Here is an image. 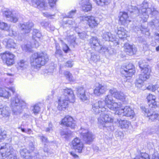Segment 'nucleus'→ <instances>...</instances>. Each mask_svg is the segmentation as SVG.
<instances>
[{
  "label": "nucleus",
  "instance_id": "f257e3e1",
  "mask_svg": "<svg viewBox=\"0 0 159 159\" xmlns=\"http://www.w3.org/2000/svg\"><path fill=\"white\" fill-rule=\"evenodd\" d=\"M148 4L147 1H144L139 7V9L135 6H129L128 7V11L130 13H134L140 16L143 21H147L148 17V14H151L154 16H159V13L153 7L148 8Z\"/></svg>",
  "mask_w": 159,
  "mask_h": 159
},
{
  "label": "nucleus",
  "instance_id": "f03ea898",
  "mask_svg": "<svg viewBox=\"0 0 159 159\" xmlns=\"http://www.w3.org/2000/svg\"><path fill=\"white\" fill-rule=\"evenodd\" d=\"M92 111L95 114H99L98 122L102 124L104 123H112L114 119L110 116L107 113L108 111L105 107V104L103 101H98L93 103L92 104Z\"/></svg>",
  "mask_w": 159,
  "mask_h": 159
},
{
  "label": "nucleus",
  "instance_id": "7ed1b4c3",
  "mask_svg": "<svg viewBox=\"0 0 159 159\" xmlns=\"http://www.w3.org/2000/svg\"><path fill=\"white\" fill-rule=\"evenodd\" d=\"M48 60V56L46 53L36 52L31 57L30 63L32 67L38 69L45 65Z\"/></svg>",
  "mask_w": 159,
  "mask_h": 159
},
{
  "label": "nucleus",
  "instance_id": "20e7f679",
  "mask_svg": "<svg viewBox=\"0 0 159 159\" xmlns=\"http://www.w3.org/2000/svg\"><path fill=\"white\" fill-rule=\"evenodd\" d=\"M139 66L141 69V73L139 75V78L137 79L135 85L137 87L140 88L144 81L149 78L151 70L147 64L144 65L141 63V62H139Z\"/></svg>",
  "mask_w": 159,
  "mask_h": 159
},
{
  "label": "nucleus",
  "instance_id": "39448f33",
  "mask_svg": "<svg viewBox=\"0 0 159 159\" xmlns=\"http://www.w3.org/2000/svg\"><path fill=\"white\" fill-rule=\"evenodd\" d=\"M13 149L8 143H2L0 144V159L8 157L7 159H19L17 157L13 155Z\"/></svg>",
  "mask_w": 159,
  "mask_h": 159
},
{
  "label": "nucleus",
  "instance_id": "423d86ee",
  "mask_svg": "<svg viewBox=\"0 0 159 159\" xmlns=\"http://www.w3.org/2000/svg\"><path fill=\"white\" fill-rule=\"evenodd\" d=\"M11 105L13 108L14 112L17 111L21 112V110L26 107V103L23 101L20 100L18 96L13 97L11 100Z\"/></svg>",
  "mask_w": 159,
  "mask_h": 159
},
{
  "label": "nucleus",
  "instance_id": "0eeeda50",
  "mask_svg": "<svg viewBox=\"0 0 159 159\" xmlns=\"http://www.w3.org/2000/svg\"><path fill=\"white\" fill-rule=\"evenodd\" d=\"M111 94L107 95L105 98V105H106L110 109L116 111L118 108L121 107V104L120 102H116L113 100ZM104 102V101H103Z\"/></svg>",
  "mask_w": 159,
  "mask_h": 159
},
{
  "label": "nucleus",
  "instance_id": "6e6552de",
  "mask_svg": "<svg viewBox=\"0 0 159 159\" xmlns=\"http://www.w3.org/2000/svg\"><path fill=\"white\" fill-rule=\"evenodd\" d=\"M118 108L115 111V114L120 116H125L133 118L135 116L133 110L128 106L125 107L123 109Z\"/></svg>",
  "mask_w": 159,
  "mask_h": 159
},
{
  "label": "nucleus",
  "instance_id": "1a4fd4ad",
  "mask_svg": "<svg viewBox=\"0 0 159 159\" xmlns=\"http://www.w3.org/2000/svg\"><path fill=\"white\" fill-rule=\"evenodd\" d=\"M0 56L3 62H5L7 65L10 66L14 63L15 56L12 53L6 52L0 54Z\"/></svg>",
  "mask_w": 159,
  "mask_h": 159
},
{
  "label": "nucleus",
  "instance_id": "9d476101",
  "mask_svg": "<svg viewBox=\"0 0 159 159\" xmlns=\"http://www.w3.org/2000/svg\"><path fill=\"white\" fill-rule=\"evenodd\" d=\"M3 15L7 18L8 20L15 23L18 19V14L12 12L9 10H6L3 11Z\"/></svg>",
  "mask_w": 159,
  "mask_h": 159
},
{
  "label": "nucleus",
  "instance_id": "9b49d317",
  "mask_svg": "<svg viewBox=\"0 0 159 159\" xmlns=\"http://www.w3.org/2000/svg\"><path fill=\"white\" fill-rule=\"evenodd\" d=\"M121 74L126 78L131 77L135 72L134 66L131 63L126 66L124 69L121 70Z\"/></svg>",
  "mask_w": 159,
  "mask_h": 159
},
{
  "label": "nucleus",
  "instance_id": "f8f14e48",
  "mask_svg": "<svg viewBox=\"0 0 159 159\" xmlns=\"http://www.w3.org/2000/svg\"><path fill=\"white\" fill-rule=\"evenodd\" d=\"M83 20L87 21V24L91 28H94L97 26L99 23L97 18L93 16H84L83 17Z\"/></svg>",
  "mask_w": 159,
  "mask_h": 159
},
{
  "label": "nucleus",
  "instance_id": "ddd939ff",
  "mask_svg": "<svg viewBox=\"0 0 159 159\" xmlns=\"http://www.w3.org/2000/svg\"><path fill=\"white\" fill-rule=\"evenodd\" d=\"M73 149L81 153L83 148V144L82 141L78 138H75L71 142Z\"/></svg>",
  "mask_w": 159,
  "mask_h": 159
},
{
  "label": "nucleus",
  "instance_id": "4468645a",
  "mask_svg": "<svg viewBox=\"0 0 159 159\" xmlns=\"http://www.w3.org/2000/svg\"><path fill=\"white\" fill-rule=\"evenodd\" d=\"M111 94L115 98L124 101L126 97L124 93L121 91H118L116 89L112 88L109 90Z\"/></svg>",
  "mask_w": 159,
  "mask_h": 159
},
{
  "label": "nucleus",
  "instance_id": "2eb2a0df",
  "mask_svg": "<svg viewBox=\"0 0 159 159\" xmlns=\"http://www.w3.org/2000/svg\"><path fill=\"white\" fill-rule=\"evenodd\" d=\"M99 42L98 38L94 37H92L89 41L91 48L97 51H99L101 48Z\"/></svg>",
  "mask_w": 159,
  "mask_h": 159
},
{
  "label": "nucleus",
  "instance_id": "dca6fc26",
  "mask_svg": "<svg viewBox=\"0 0 159 159\" xmlns=\"http://www.w3.org/2000/svg\"><path fill=\"white\" fill-rule=\"evenodd\" d=\"M81 134L84 140L87 143L90 144L93 141L94 135L92 132L88 130H84Z\"/></svg>",
  "mask_w": 159,
  "mask_h": 159
},
{
  "label": "nucleus",
  "instance_id": "f3484780",
  "mask_svg": "<svg viewBox=\"0 0 159 159\" xmlns=\"http://www.w3.org/2000/svg\"><path fill=\"white\" fill-rule=\"evenodd\" d=\"M64 95L61 96H64L66 99L69 100V102H74L75 100V97L73 91L70 89H64Z\"/></svg>",
  "mask_w": 159,
  "mask_h": 159
},
{
  "label": "nucleus",
  "instance_id": "a211bd4d",
  "mask_svg": "<svg viewBox=\"0 0 159 159\" xmlns=\"http://www.w3.org/2000/svg\"><path fill=\"white\" fill-rule=\"evenodd\" d=\"M69 100L66 99L64 96H61L58 100L57 109L60 111L64 110L67 107Z\"/></svg>",
  "mask_w": 159,
  "mask_h": 159
},
{
  "label": "nucleus",
  "instance_id": "6ab92c4d",
  "mask_svg": "<svg viewBox=\"0 0 159 159\" xmlns=\"http://www.w3.org/2000/svg\"><path fill=\"white\" fill-rule=\"evenodd\" d=\"M20 26L21 30L23 31V33L26 34L29 33L30 31L34 26V24L32 22L29 21L23 24H20Z\"/></svg>",
  "mask_w": 159,
  "mask_h": 159
},
{
  "label": "nucleus",
  "instance_id": "aec40b11",
  "mask_svg": "<svg viewBox=\"0 0 159 159\" xmlns=\"http://www.w3.org/2000/svg\"><path fill=\"white\" fill-rule=\"evenodd\" d=\"M9 90L11 91L13 93H14L15 91V89L12 88H10L9 89L7 88H0V97L8 98L11 96V94L9 93Z\"/></svg>",
  "mask_w": 159,
  "mask_h": 159
},
{
  "label": "nucleus",
  "instance_id": "412c9836",
  "mask_svg": "<svg viewBox=\"0 0 159 159\" xmlns=\"http://www.w3.org/2000/svg\"><path fill=\"white\" fill-rule=\"evenodd\" d=\"M107 90V89L105 86L99 84L94 89V93L96 96H99L104 93Z\"/></svg>",
  "mask_w": 159,
  "mask_h": 159
},
{
  "label": "nucleus",
  "instance_id": "4be33fe9",
  "mask_svg": "<svg viewBox=\"0 0 159 159\" xmlns=\"http://www.w3.org/2000/svg\"><path fill=\"white\" fill-rule=\"evenodd\" d=\"M77 94L78 97L83 102L88 99V96L86 95L85 90L82 87H80L78 89Z\"/></svg>",
  "mask_w": 159,
  "mask_h": 159
},
{
  "label": "nucleus",
  "instance_id": "5701e85b",
  "mask_svg": "<svg viewBox=\"0 0 159 159\" xmlns=\"http://www.w3.org/2000/svg\"><path fill=\"white\" fill-rule=\"evenodd\" d=\"M3 43L7 48H15L16 46L14 40L11 39H5L3 41Z\"/></svg>",
  "mask_w": 159,
  "mask_h": 159
},
{
  "label": "nucleus",
  "instance_id": "b1692460",
  "mask_svg": "<svg viewBox=\"0 0 159 159\" xmlns=\"http://www.w3.org/2000/svg\"><path fill=\"white\" fill-rule=\"evenodd\" d=\"M119 21L120 23L122 25H125L129 22L130 21L129 20L128 14L125 12H120Z\"/></svg>",
  "mask_w": 159,
  "mask_h": 159
},
{
  "label": "nucleus",
  "instance_id": "393cba45",
  "mask_svg": "<svg viewBox=\"0 0 159 159\" xmlns=\"http://www.w3.org/2000/svg\"><path fill=\"white\" fill-rule=\"evenodd\" d=\"M124 51L130 55L134 54L137 51V49L134 46L131 45L128 43H125L124 44Z\"/></svg>",
  "mask_w": 159,
  "mask_h": 159
},
{
  "label": "nucleus",
  "instance_id": "a878e982",
  "mask_svg": "<svg viewBox=\"0 0 159 159\" xmlns=\"http://www.w3.org/2000/svg\"><path fill=\"white\" fill-rule=\"evenodd\" d=\"M80 4L82 6V10L85 12L90 11L92 8V5L89 0H82Z\"/></svg>",
  "mask_w": 159,
  "mask_h": 159
},
{
  "label": "nucleus",
  "instance_id": "bb28decb",
  "mask_svg": "<svg viewBox=\"0 0 159 159\" xmlns=\"http://www.w3.org/2000/svg\"><path fill=\"white\" fill-rule=\"evenodd\" d=\"M9 108L8 107L3 106L0 103V111L1 115L3 117L8 119L10 114L9 112Z\"/></svg>",
  "mask_w": 159,
  "mask_h": 159
},
{
  "label": "nucleus",
  "instance_id": "cd10ccee",
  "mask_svg": "<svg viewBox=\"0 0 159 159\" xmlns=\"http://www.w3.org/2000/svg\"><path fill=\"white\" fill-rule=\"evenodd\" d=\"M115 32L119 38L121 39L125 38L127 35V31L122 27H117V29L115 30Z\"/></svg>",
  "mask_w": 159,
  "mask_h": 159
},
{
  "label": "nucleus",
  "instance_id": "c85d7f7f",
  "mask_svg": "<svg viewBox=\"0 0 159 159\" xmlns=\"http://www.w3.org/2000/svg\"><path fill=\"white\" fill-rule=\"evenodd\" d=\"M98 51L100 53H104L107 55H112L115 52L114 49L111 47H102L101 45V48Z\"/></svg>",
  "mask_w": 159,
  "mask_h": 159
},
{
  "label": "nucleus",
  "instance_id": "c756f323",
  "mask_svg": "<svg viewBox=\"0 0 159 159\" xmlns=\"http://www.w3.org/2000/svg\"><path fill=\"white\" fill-rule=\"evenodd\" d=\"M28 65L29 63L28 61L21 60L18 62L17 68L18 70H24L27 69Z\"/></svg>",
  "mask_w": 159,
  "mask_h": 159
},
{
  "label": "nucleus",
  "instance_id": "7c9ffc66",
  "mask_svg": "<svg viewBox=\"0 0 159 159\" xmlns=\"http://www.w3.org/2000/svg\"><path fill=\"white\" fill-rule=\"evenodd\" d=\"M102 37L103 39L105 41L113 42L115 40V36L112 35L109 32H105L103 33Z\"/></svg>",
  "mask_w": 159,
  "mask_h": 159
},
{
  "label": "nucleus",
  "instance_id": "2f4dec72",
  "mask_svg": "<svg viewBox=\"0 0 159 159\" xmlns=\"http://www.w3.org/2000/svg\"><path fill=\"white\" fill-rule=\"evenodd\" d=\"M119 124V126L121 129H128L130 125V123L126 120H118Z\"/></svg>",
  "mask_w": 159,
  "mask_h": 159
},
{
  "label": "nucleus",
  "instance_id": "473e14b6",
  "mask_svg": "<svg viewBox=\"0 0 159 159\" xmlns=\"http://www.w3.org/2000/svg\"><path fill=\"white\" fill-rule=\"evenodd\" d=\"M147 115L148 117H149V119L151 120L152 121H154L155 119L158 118V116L159 117V116H158L157 113L152 111H150L149 113H148ZM159 119V118H158V120Z\"/></svg>",
  "mask_w": 159,
  "mask_h": 159
},
{
  "label": "nucleus",
  "instance_id": "72a5a7b5",
  "mask_svg": "<svg viewBox=\"0 0 159 159\" xmlns=\"http://www.w3.org/2000/svg\"><path fill=\"white\" fill-rule=\"evenodd\" d=\"M41 25L48 30H54V27L53 26L52 27L51 24L48 22H46L45 21H43L41 23Z\"/></svg>",
  "mask_w": 159,
  "mask_h": 159
},
{
  "label": "nucleus",
  "instance_id": "f704fd0d",
  "mask_svg": "<svg viewBox=\"0 0 159 159\" xmlns=\"http://www.w3.org/2000/svg\"><path fill=\"white\" fill-rule=\"evenodd\" d=\"M41 36L39 31L37 29H34L33 32V38L34 39H39Z\"/></svg>",
  "mask_w": 159,
  "mask_h": 159
},
{
  "label": "nucleus",
  "instance_id": "c9c22d12",
  "mask_svg": "<svg viewBox=\"0 0 159 159\" xmlns=\"http://www.w3.org/2000/svg\"><path fill=\"white\" fill-rule=\"evenodd\" d=\"M30 152H28L27 150L25 148L21 150L20 154L21 155L25 158H27L28 156H30Z\"/></svg>",
  "mask_w": 159,
  "mask_h": 159
},
{
  "label": "nucleus",
  "instance_id": "e433bc0d",
  "mask_svg": "<svg viewBox=\"0 0 159 159\" xmlns=\"http://www.w3.org/2000/svg\"><path fill=\"white\" fill-rule=\"evenodd\" d=\"M111 0H96V2L98 5L103 6L108 5L109 3Z\"/></svg>",
  "mask_w": 159,
  "mask_h": 159
},
{
  "label": "nucleus",
  "instance_id": "4c0bfd02",
  "mask_svg": "<svg viewBox=\"0 0 159 159\" xmlns=\"http://www.w3.org/2000/svg\"><path fill=\"white\" fill-rule=\"evenodd\" d=\"M64 74L66 79L70 81H74V79L71 74L68 71H66L64 72Z\"/></svg>",
  "mask_w": 159,
  "mask_h": 159
},
{
  "label": "nucleus",
  "instance_id": "58836bf2",
  "mask_svg": "<svg viewBox=\"0 0 159 159\" xmlns=\"http://www.w3.org/2000/svg\"><path fill=\"white\" fill-rule=\"evenodd\" d=\"M71 121H73V118L70 116H67L62 120L61 124L65 125L67 123H69V121L70 122Z\"/></svg>",
  "mask_w": 159,
  "mask_h": 159
},
{
  "label": "nucleus",
  "instance_id": "ea45409f",
  "mask_svg": "<svg viewBox=\"0 0 159 159\" xmlns=\"http://www.w3.org/2000/svg\"><path fill=\"white\" fill-rule=\"evenodd\" d=\"M135 159H150L149 155L145 153H142L141 155L136 156Z\"/></svg>",
  "mask_w": 159,
  "mask_h": 159
},
{
  "label": "nucleus",
  "instance_id": "a19ab883",
  "mask_svg": "<svg viewBox=\"0 0 159 159\" xmlns=\"http://www.w3.org/2000/svg\"><path fill=\"white\" fill-rule=\"evenodd\" d=\"M21 48L24 51L30 52L31 50V46L30 44H24L21 46Z\"/></svg>",
  "mask_w": 159,
  "mask_h": 159
},
{
  "label": "nucleus",
  "instance_id": "79ce46f5",
  "mask_svg": "<svg viewBox=\"0 0 159 159\" xmlns=\"http://www.w3.org/2000/svg\"><path fill=\"white\" fill-rule=\"evenodd\" d=\"M10 26L7 23L3 22H0V29L2 30H8Z\"/></svg>",
  "mask_w": 159,
  "mask_h": 159
},
{
  "label": "nucleus",
  "instance_id": "37998d69",
  "mask_svg": "<svg viewBox=\"0 0 159 159\" xmlns=\"http://www.w3.org/2000/svg\"><path fill=\"white\" fill-rule=\"evenodd\" d=\"M60 134L61 136H65V138L66 139L70 135L71 133L70 131L64 130L61 131V132Z\"/></svg>",
  "mask_w": 159,
  "mask_h": 159
},
{
  "label": "nucleus",
  "instance_id": "c03bdc74",
  "mask_svg": "<svg viewBox=\"0 0 159 159\" xmlns=\"http://www.w3.org/2000/svg\"><path fill=\"white\" fill-rule=\"evenodd\" d=\"M76 121L73 119V121L69 122V123L65 125L67 127H70L72 129H74L76 126Z\"/></svg>",
  "mask_w": 159,
  "mask_h": 159
},
{
  "label": "nucleus",
  "instance_id": "a18cd8bd",
  "mask_svg": "<svg viewBox=\"0 0 159 159\" xmlns=\"http://www.w3.org/2000/svg\"><path fill=\"white\" fill-rule=\"evenodd\" d=\"M147 99L148 101V103H150L152 101L153 102L156 99V97L152 94H149L147 97Z\"/></svg>",
  "mask_w": 159,
  "mask_h": 159
},
{
  "label": "nucleus",
  "instance_id": "49530a36",
  "mask_svg": "<svg viewBox=\"0 0 159 159\" xmlns=\"http://www.w3.org/2000/svg\"><path fill=\"white\" fill-rule=\"evenodd\" d=\"M148 88L152 91H155L156 90H157V91L159 92V87H157V85H150L148 87Z\"/></svg>",
  "mask_w": 159,
  "mask_h": 159
},
{
  "label": "nucleus",
  "instance_id": "de8ad7c7",
  "mask_svg": "<svg viewBox=\"0 0 159 159\" xmlns=\"http://www.w3.org/2000/svg\"><path fill=\"white\" fill-rule=\"evenodd\" d=\"M40 109L38 105H35L33 107L32 110L34 114H37L39 112Z\"/></svg>",
  "mask_w": 159,
  "mask_h": 159
},
{
  "label": "nucleus",
  "instance_id": "09e8293b",
  "mask_svg": "<svg viewBox=\"0 0 159 159\" xmlns=\"http://www.w3.org/2000/svg\"><path fill=\"white\" fill-rule=\"evenodd\" d=\"M148 103L149 107L150 108H155L158 107L157 102L155 100L153 102L152 101L150 103Z\"/></svg>",
  "mask_w": 159,
  "mask_h": 159
},
{
  "label": "nucleus",
  "instance_id": "8fccbe9b",
  "mask_svg": "<svg viewBox=\"0 0 159 159\" xmlns=\"http://www.w3.org/2000/svg\"><path fill=\"white\" fill-rule=\"evenodd\" d=\"M7 137V132L5 131L0 132V141L3 140Z\"/></svg>",
  "mask_w": 159,
  "mask_h": 159
},
{
  "label": "nucleus",
  "instance_id": "3c124183",
  "mask_svg": "<svg viewBox=\"0 0 159 159\" xmlns=\"http://www.w3.org/2000/svg\"><path fill=\"white\" fill-rule=\"evenodd\" d=\"M99 59V57L98 55L92 54L91 56V59L93 61L97 62Z\"/></svg>",
  "mask_w": 159,
  "mask_h": 159
},
{
  "label": "nucleus",
  "instance_id": "603ef678",
  "mask_svg": "<svg viewBox=\"0 0 159 159\" xmlns=\"http://www.w3.org/2000/svg\"><path fill=\"white\" fill-rule=\"evenodd\" d=\"M140 30L141 31L142 33L143 34H147L146 33H147L148 34V29L146 27L143 25L141 26V28L140 29Z\"/></svg>",
  "mask_w": 159,
  "mask_h": 159
},
{
  "label": "nucleus",
  "instance_id": "864d4df0",
  "mask_svg": "<svg viewBox=\"0 0 159 159\" xmlns=\"http://www.w3.org/2000/svg\"><path fill=\"white\" fill-rule=\"evenodd\" d=\"M39 136L41 141L44 143V144L46 145L48 142L47 139L43 136Z\"/></svg>",
  "mask_w": 159,
  "mask_h": 159
},
{
  "label": "nucleus",
  "instance_id": "5fc2aeb1",
  "mask_svg": "<svg viewBox=\"0 0 159 159\" xmlns=\"http://www.w3.org/2000/svg\"><path fill=\"white\" fill-rule=\"evenodd\" d=\"M57 0H48L49 5L52 7H53L55 5V3Z\"/></svg>",
  "mask_w": 159,
  "mask_h": 159
},
{
  "label": "nucleus",
  "instance_id": "6e6d98bb",
  "mask_svg": "<svg viewBox=\"0 0 159 159\" xmlns=\"http://www.w3.org/2000/svg\"><path fill=\"white\" fill-rule=\"evenodd\" d=\"M73 65V61H69L66 62L65 64V66L68 67H71Z\"/></svg>",
  "mask_w": 159,
  "mask_h": 159
},
{
  "label": "nucleus",
  "instance_id": "4d7b16f0",
  "mask_svg": "<svg viewBox=\"0 0 159 159\" xmlns=\"http://www.w3.org/2000/svg\"><path fill=\"white\" fill-rule=\"evenodd\" d=\"M9 34L11 36H16L17 35V33L13 30H10Z\"/></svg>",
  "mask_w": 159,
  "mask_h": 159
},
{
  "label": "nucleus",
  "instance_id": "13d9d810",
  "mask_svg": "<svg viewBox=\"0 0 159 159\" xmlns=\"http://www.w3.org/2000/svg\"><path fill=\"white\" fill-rule=\"evenodd\" d=\"M75 10H72L70 12L68 13V17L70 18H72L75 13Z\"/></svg>",
  "mask_w": 159,
  "mask_h": 159
},
{
  "label": "nucleus",
  "instance_id": "bf43d9fd",
  "mask_svg": "<svg viewBox=\"0 0 159 159\" xmlns=\"http://www.w3.org/2000/svg\"><path fill=\"white\" fill-rule=\"evenodd\" d=\"M152 25H154L155 26H159V21H158L157 19V20H153V21H152L151 24Z\"/></svg>",
  "mask_w": 159,
  "mask_h": 159
},
{
  "label": "nucleus",
  "instance_id": "052dcab7",
  "mask_svg": "<svg viewBox=\"0 0 159 159\" xmlns=\"http://www.w3.org/2000/svg\"><path fill=\"white\" fill-rule=\"evenodd\" d=\"M140 108L142 111H143L144 112L147 114V115L148 114V113H149V112L150 111L149 110L147 109L145 107L143 106H141L140 107Z\"/></svg>",
  "mask_w": 159,
  "mask_h": 159
},
{
  "label": "nucleus",
  "instance_id": "680f3d73",
  "mask_svg": "<svg viewBox=\"0 0 159 159\" xmlns=\"http://www.w3.org/2000/svg\"><path fill=\"white\" fill-rule=\"evenodd\" d=\"M55 54L56 56H60L62 55V52L60 49L56 50L55 52Z\"/></svg>",
  "mask_w": 159,
  "mask_h": 159
},
{
  "label": "nucleus",
  "instance_id": "e2e57ef3",
  "mask_svg": "<svg viewBox=\"0 0 159 159\" xmlns=\"http://www.w3.org/2000/svg\"><path fill=\"white\" fill-rule=\"evenodd\" d=\"M52 125L51 124H49V127L46 129V131L47 132H50L51 131H52Z\"/></svg>",
  "mask_w": 159,
  "mask_h": 159
},
{
  "label": "nucleus",
  "instance_id": "0e129e2a",
  "mask_svg": "<svg viewBox=\"0 0 159 159\" xmlns=\"http://www.w3.org/2000/svg\"><path fill=\"white\" fill-rule=\"evenodd\" d=\"M70 50L69 47L66 45H65L63 47V50L66 52L67 53Z\"/></svg>",
  "mask_w": 159,
  "mask_h": 159
},
{
  "label": "nucleus",
  "instance_id": "69168bd1",
  "mask_svg": "<svg viewBox=\"0 0 159 159\" xmlns=\"http://www.w3.org/2000/svg\"><path fill=\"white\" fill-rule=\"evenodd\" d=\"M79 35L80 38L82 39L86 38V34L84 32L79 33Z\"/></svg>",
  "mask_w": 159,
  "mask_h": 159
},
{
  "label": "nucleus",
  "instance_id": "338daca9",
  "mask_svg": "<svg viewBox=\"0 0 159 159\" xmlns=\"http://www.w3.org/2000/svg\"><path fill=\"white\" fill-rule=\"evenodd\" d=\"M155 36L156 39L159 42V33L156 32Z\"/></svg>",
  "mask_w": 159,
  "mask_h": 159
},
{
  "label": "nucleus",
  "instance_id": "774afa93",
  "mask_svg": "<svg viewBox=\"0 0 159 159\" xmlns=\"http://www.w3.org/2000/svg\"><path fill=\"white\" fill-rule=\"evenodd\" d=\"M29 147L30 148L31 151H33L34 150V147L33 144L32 143H30Z\"/></svg>",
  "mask_w": 159,
  "mask_h": 159
}]
</instances>
